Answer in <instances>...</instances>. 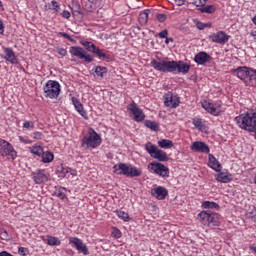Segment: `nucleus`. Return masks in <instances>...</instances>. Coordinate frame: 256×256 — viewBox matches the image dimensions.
I'll return each mask as SVG.
<instances>
[{
    "mask_svg": "<svg viewBox=\"0 0 256 256\" xmlns=\"http://www.w3.org/2000/svg\"><path fill=\"white\" fill-rule=\"evenodd\" d=\"M18 139H19L20 143H23L24 145H31V143H33V141H31L28 138H25L23 136H19Z\"/></svg>",
    "mask_w": 256,
    "mask_h": 256,
    "instance_id": "nucleus-47",
    "label": "nucleus"
},
{
    "mask_svg": "<svg viewBox=\"0 0 256 256\" xmlns=\"http://www.w3.org/2000/svg\"><path fill=\"white\" fill-rule=\"evenodd\" d=\"M194 61L197 65L211 63V55H209L207 52H199L194 56Z\"/></svg>",
    "mask_w": 256,
    "mask_h": 256,
    "instance_id": "nucleus-22",
    "label": "nucleus"
},
{
    "mask_svg": "<svg viewBox=\"0 0 256 256\" xmlns=\"http://www.w3.org/2000/svg\"><path fill=\"white\" fill-rule=\"evenodd\" d=\"M32 179L36 185L47 183L49 181V173L45 169L36 170L32 172Z\"/></svg>",
    "mask_w": 256,
    "mask_h": 256,
    "instance_id": "nucleus-16",
    "label": "nucleus"
},
{
    "mask_svg": "<svg viewBox=\"0 0 256 256\" xmlns=\"http://www.w3.org/2000/svg\"><path fill=\"white\" fill-rule=\"evenodd\" d=\"M158 146L161 147V149H171L173 147V141L169 139H162L158 141Z\"/></svg>",
    "mask_w": 256,
    "mask_h": 256,
    "instance_id": "nucleus-31",
    "label": "nucleus"
},
{
    "mask_svg": "<svg viewBox=\"0 0 256 256\" xmlns=\"http://www.w3.org/2000/svg\"><path fill=\"white\" fill-rule=\"evenodd\" d=\"M31 137L34 138L35 141H41V139H43V133L35 131L31 134Z\"/></svg>",
    "mask_w": 256,
    "mask_h": 256,
    "instance_id": "nucleus-44",
    "label": "nucleus"
},
{
    "mask_svg": "<svg viewBox=\"0 0 256 256\" xmlns=\"http://www.w3.org/2000/svg\"><path fill=\"white\" fill-rule=\"evenodd\" d=\"M230 73L243 81L246 87H256V70L246 66H239L230 70Z\"/></svg>",
    "mask_w": 256,
    "mask_h": 256,
    "instance_id": "nucleus-2",
    "label": "nucleus"
},
{
    "mask_svg": "<svg viewBox=\"0 0 256 256\" xmlns=\"http://www.w3.org/2000/svg\"><path fill=\"white\" fill-rule=\"evenodd\" d=\"M150 193L152 197H155V199H158V201H163V199L169 195V191H167V188L163 186L152 188Z\"/></svg>",
    "mask_w": 256,
    "mask_h": 256,
    "instance_id": "nucleus-18",
    "label": "nucleus"
},
{
    "mask_svg": "<svg viewBox=\"0 0 256 256\" xmlns=\"http://www.w3.org/2000/svg\"><path fill=\"white\" fill-rule=\"evenodd\" d=\"M144 125L148 129H151V131H159V124H157L155 121L146 120Z\"/></svg>",
    "mask_w": 256,
    "mask_h": 256,
    "instance_id": "nucleus-36",
    "label": "nucleus"
},
{
    "mask_svg": "<svg viewBox=\"0 0 256 256\" xmlns=\"http://www.w3.org/2000/svg\"><path fill=\"white\" fill-rule=\"evenodd\" d=\"M169 35V31L167 29L162 30L161 32L158 33V37L160 39H166Z\"/></svg>",
    "mask_w": 256,
    "mask_h": 256,
    "instance_id": "nucleus-48",
    "label": "nucleus"
},
{
    "mask_svg": "<svg viewBox=\"0 0 256 256\" xmlns=\"http://www.w3.org/2000/svg\"><path fill=\"white\" fill-rule=\"evenodd\" d=\"M200 13H207L208 15H211L217 11V6L215 5H204L199 9Z\"/></svg>",
    "mask_w": 256,
    "mask_h": 256,
    "instance_id": "nucleus-28",
    "label": "nucleus"
},
{
    "mask_svg": "<svg viewBox=\"0 0 256 256\" xmlns=\"http://www.w3.org/2000/svg\"><path fill=\"white\" fill-rule=\"evenodd\" d=\"M3 10V2L0 0V11Z\"/></svg>",
    "mask_w": 256,
    "mask_h": 256,
    "instance_id": "nucleus-60",
    "label": "nucleus"
},
{
    "mask_svg": "<svg viewBox=\"0 0 256 256\" xmlns=\"http://www.w3.org/2000/svg\"><path fill=\"white\" fill-rule=\"evenodd\" d=\"M51 5H52V9L55 13H59V11H61V6L59 5V3H57L56 0H52Z\"/></svg>",
    "mask_w": 256,
    "mask_h": 256,
    "instance_id": "nucleus-43",
    "label": "nucleus"
},
{
    "mask_svg": "<svg viewBox=\"0 0 256 256\" xmlns=\"http://www.w3.org/2000/svg\"><path fill=\"white\" fill-rule=\"evenodd\" d=\"M138 21L140 25H147V21H149V13L147 11L140 13Z\"/></svg>",
    "mask_w": 256,
    "mask_h": 256,
    "instance_id": "nucleus-37",
    "label": "nucleus"
},
{
    "mask_svg": "<svg viewBox=\"0 0 256 256\" xmlns=\"http://www.w3.org/2000/svg\"><path fill=\"white\" fill-rule=\"evenodd\" d=\"M94 73L96 74V77H100L103 79L105 75H107V67L105 66H95Z\"/></svg>",
    "mask_w": 256,
    "mask_h": 256,
    "instance_id": "nucleus-29",
    "label": "nucleus"
},
{
    "mask_svg": "<svg viewBox=\"0 0 256 256\" xmlns=\"http://www.w3.org/2000/svg\"><path fill=\"white\" fill-rule=\"evenodd\" d=\"M190 149L191 151H196L197 153H209V151H211L209 146L205 142L201 141L194 142Z\"/></svg>",
    "mask_w": 256,
    "mask_h": 256,
    "instance_id": "nucleus-23",
    "label": "nucleus"
},
{
    "mask_svg": "<svg viewBox=\"0 0 256 256\" xmlns=\"http://www.w3.org/2000/svg\"><path fill=\"white\" fill-rule=\"evenodd\" d=\"M181 103L179 96L174 95L173 92H168L164 95V105L165 107H170V109H177V106Z\"/></svg>",
    "mask_w": 256,
    "mask_h": 256,
    "instance_id": "nucleus-15",
    "label": "nucleus"
},
{
    "mask_svg": "<svg viewBox=\"0 0 256 256\" xmlns=\"http://www.w3.org/2000/svg\"><path fill=\"white\" fill-rule=\"evenodd\" d=\"M77 113L83 117L86 121L89 119V116L87 115V111H85V108L83 107V104H79L75 107Z\"/></svg>",
    "mask_w": 256,
    "mask_h": 256,
    "instance_id": "nucleus-38",
    "label": "nucleus"
},
{
    "mask_svg": "<svg viewBox=\"0 0 256 256\" xmlns=\"http://www.w3.org/2000/svg\"><path fill=\"white\" fill-rule=\"evenodd\" d=\"M81 145L85 149H97L101 145V136L93 128H90L88 134L82 138Z\"/></svg>",
    "mask_w": 256,
    "mask_h": 256,
    "instance_id": "nucleus-5",
    "label": "nucleus"
},
{
    "mask_svg": "<svg viewBox=\"0 0 256 256\" xmlns=\"http://www.w3.org/2000/svg\"><path fill=\"white\" fill-rule=\"evenodd\" d=\"M192 125H194L195 129L198 131H205L207 129V124L203 118L196 116L192 119Z\"/></svg>",
    "mask_w": 256,
    "mask_h": 256,
    "instance_id": "nucleus-25",
    "label": "nucleus"
},
{
    "mask_svg": "<svg viewBox=\"0 0 256 256\" xmlns=\"http://www.w3.org/2000/svg\"><path fill=\"white\" fill-rule=\"evenodd\" d=\"M151 67L155 69V71H160V73H182V75H187L191 66L183 61H167V60H160L157 61L156 59L151 60L150 62Z\"/></svg>",
    "mask_w": 256,
    "mask_h": 256,
    "instance_id": "nucleus-1",
    "label": "nucleus"
},
{
    "mask_svg": "<svg viewBox=\"0 0 256 256\" xmlns=\"http://www.w3.org/2000/svg\"><path fill=\"white\" fill-rule=\"evenodd\" d=\"M173 41H174L173 38H169L167 36L165 37V44L166 45H169V43H173Z\"/></svg>",
    "mask_w": 256,
    "mask_h": 256,
    "instance_id": "nucleus-57",
    "label": "nucleus"
},
{
    "mask_svg": "<svg viewBox=\"0 0 256 256\" xmlns=\"http://www.w3.org/2000/svg\"><path fill=\"white\" fill-rule=\"evenodd\" d=\"M58 172H59V177H61L62 179H71V177L77 176V171L67 166H61Z\"/></svg>",
    "mask_w": 256,
    "mask_h": 256,
    "instance_id": "nucleus-20",
    "label": "nucleus"
},
{
    "mask_svg": "<svg viewBox=\"0 0 256 256\" xmlns=\"http://www.w3.org/2000/svg\"><path fill=\"white\" fill-rule=\"evenodd\" d=\"M5 33V26L3 25V20L0 19V35H3Z\"/></svg>",
    "mask_w": 256,
    "mask_h": 256,
    "instance_id": "nucleus-55",
    "label": "nucleus"
},
{
    "mask_svg": "<svg viewBox=\"0 0 256 256\" xmlns=\"http://www.w3.org/2000/svg\"><path fill=\"white\" fill-rule=\"evenodd\" d=\"M236 124L240 129L248 131V133H255L256 131V111L253 113H243L235 117Z\"/></svg>",
    "mask_w": 256,
    "mask_h": 256,
    "instance_id": "nucleus-3",
    "label": "nucleus"
},
{
    "mask_svg": "<svg viewBox=\"0 0 256 256\" xmlns=\"http://www.w3.org/2000/svg\"><path fill=\"white\" fill-rule=\"evenodd\" d=\"M148 169L155 175H159L162 179H167L170 175L169 168L160 162H151L148 165Z\"/></svg>",
    "mask_w": 256,
    "mask_h": 256,
    "instance_id": "nucleus-9",
    "label": "nucleus"
},
{
    "mask_svg": "<svg viewBox=\"0 0 256 256\" xmlns=\"http://www.w3.org/2000/svg\"><path fill=\"white\" fill-rule=\"evenodd\" d=\"M46 237V243L47 245H50V247H59V245H61V241L59 240V238L49 235Z\"/></svg>",
    "mask_w": 256,
    "mask_h": 256,
    "instance_id": "nucleus-27",
    "label": "nucleus"
},
{
    "mask_svg": "<svg viewBox=\"0 0 256 256\" xmlns=\"http://www.w3.org/2000/svg\"><path fill=\"white\" fill-rule=\"evenodd\" d=\"M250 35L254 38V41H256V30L250 32Z\"/></svg>",
    "mask_w": 256,
    "mask_h": 256,
    "instance_id": "nucleus-59",
    "label": "nucleus"
},
{
    "mask_svg": "<svg viewBox=\"0 0 256 256\" xmlns=\"http://www.w3.org/2000/svg\"><path fill=\"white\" fill-rule=\"evenodd\" d=\"M69 53L72 57H77L78 59L85 61V63H93L91 54L87 53L81 46H71Z\"/></svg>",
    "mask_w": 256,
    "mask_h": 256,
    "instance_id": "nucleus-10",
    "label": "nucleus"
},
{
    "mask_svg": "<svg viewBox=\"0 0 256 256\" xmlns=\"http://www.w3.org/2000/svg\"><path fill=\"white\" fill-rule=\"evenodd\" d=\"M58 55H61L62 57H65L67 55V50L64 48H58L57 49Z\"/></svg>",
    "mask_w": 256,
    "mask_h": 256,
    "instance_id": "nucleus-51",
    "label": "nucleus"
},
{
    "mask_svg": "<svg viewBox=\"0 0 256 256\" xmlns=\"http://www.w3.org/2000/svg\"><path fill=\"white\" fill-rule=\"evenodd\" d=\"M18 253H19V255L27 256V255H29V249L25 248V247H19Z\"/></svg>",
    "mask_w": 256,
    "mask_h": 256,
    "instance_id": "nucleus-46",
    "label": "nucleus"
},
{
    "mask_svg": "<svg viewBox=\"0 0 256 256\" xmlns=\"http://www.w3.org/2000/svg\"><path fill=\"white\" fill-rule=\"evenodd\" d=\"M202 107L207 111V113H210V115H214V117H219L221 115V101L213 102L211 100H204L202 102Z\"/></svg>",
    "mask_w": 256,
    "mask_h": 256,
    "instance_id": "nucleus-11",
    "label": "nucleus"
},
{
    "mask_svg": "<svg viewBox=\"0 0 256 256\" xmlns=\"http://www.w3.org/2000/svg\"><path fill=\"white\" fill-rule=\"evenodd\" d=\"M156 19L159 23H165L167 21V14H157Z\"/></svg>",
    "mask_w": 256,
    "mask_h": 256,
    "instance_id": "nucleus-45",
    "label": "nucleus"
},
{
    "mask_svg": "<svg viewBox=\"0 0 256 256\" xmlns=\"http://www.w3.org/2000/svg\"><path fill=\"white\" fill-rule=\"evenodd\" d=\"M0 156L10 157L12 161L17 159V151L13 147V144L9 143L7 140L0 139Z\"/></svg>",
    "mask_w": 256,
    "mask_h": 256,
    "instance_id": "nucleus-8",
    "label": "nucleus"
},
{
    "mask_svg": "<svg viewBox=\"0 0 256 256\" xmlns=\"http://www.w3.org/2000/svg\"><path fill=\"white\" fill-rule=\"evenodd\" d=\"M69 245H71L73 249H76L78 253H82V255H89V248H87V245L83 243L81 238L71 237L69 239Z\"/></svg>",
    "mask_w": 256,
    "mask_h": 256,
    "instance_id": "nucleus-13",
    "label": "nucleus"
},
{
    "mask_svg": "<svg viewBox=\"0 0 256 256\" xmlns=\"http://www.w3.org/2000/svg\"><path fill=\"white\" fill-rule=\"evenodd\" d=\"M114 213L117 215L118 219H121V221H124V223H129V221H131V216H129V213L121 209L115 210Z\"/></svg>",
    "mask_w": 256,
    "mask_h": 256,
    "instance_id": "nucleus-26",
    "label": "nucleus"
},
{
    "mask_svg": "<svg viewBox=\"0 0 256 256\" xmlns=\"http://www.w3.org/2000/svg\"><path fill=\"white\" fill-rule=\"evenodd\" d=\"M2 239H4L5 241H7V239H9V233H7V230H1L0 233Z\"/></svg>",
    "mask_w": 256,
    "mask_h": 256,
    "instance_id": "nucleus-53",
    "label": "nucleus"
},
{
    "mask_svg": "<svg viewBox=\"0 0 256 256\" xmlns=\"http://www.w3.org/2000/svg\"><path fill=\"white\" fill-rule=\"evenodd\" d=\"M145 150L147 151V153L150 154V157L156 159L157 161H169V156L167 155V152L157 148V146H155V144L151 142H147L145 144Z\"/></svg>",
    "mask_w": 256,
    "mask_h": 256,
    "instance_id": "nucleus-7",
    "label": "nucleus"
},
{
    "mask_svg": "<svg viewBox=\"0 0 256 256\" xmlns=\"http://www.w3.org/2000/svg\"><path fill=\"white\" fill-rule=\"evenodd\" d=\"M198 219L202 225H217V213L211 210L201 211L198 214Z\"/></svg>",
    "mask_w": 256,
    "mask_h": 256,
    "instance_id": "nucleus-12",
    "label": "nucleus"
},
{
    "mask_svg": "<svg viewBox=\"0 0 256 256\" xmlns=\"http://www.w3.org/2000/svg\"><path fill=\"white\" fill-rule=\"evenodd\" d=\"M61 16H62L64 19H71V12H69V10H64V11L61 13Z\"/></svg>",
    "mask_w": 256,
    "mask_h": 256,
    "instance_id": "nucleus-50",
    "label": "nucleus"
},
{
    "mask_svg": "<svg viewBox=\"0 0 256 256\" xmlns=\"http://www.w3.org/2000/svg\"><path fill=\"white\" fill-rule=\"evenodd\" d=\"M208 165L210 169H213V171H216V173H221V171H223L221 162H219V160H217L213 154H209L208 156Z\"/></svg>",
    "mask_w": 256,
    "mask_h": 256,
    "instance_id": "nucleus-21",
    "label": "nucleus"
},
{
    "mask_svg": "<svg viewBox=\"0 0 256 256\" xmlns=\"http://www.w3.org/2000/svg\"><path fill=\"white\" fill-rule=\"evenodd\" d=\"M176 5H178V7H181L182 5H185V0H174Z\"/></svg>",
    "mask_w": 256,
    "mask_h": 256,
    "instance_id": "nucleus-56",
    "label": "nucleus"
},
{
    "mask_svg": "<svg viewBox=\"0 0 256 256\" xmlns=\"http://www.w3.org/2000/svg\"><path fill=\"white\" fill-rule=\"evenodd\" d=\"M195 25L197 27V29H199V31H203V29H207V27L211 28L213 27V24L211 23H203L199 20H196L195 21Z\"/></svg>",
    "mask_w": 256,
    "mask_h": 256,
    "instance_id": "nucleus-40",
    "label": "nucleus"
},
{
    "mask_svg": "<svg viewBox=\"0 0 256 256\" xmlns=\"http://www.w3.org/2000/svg\"><path fill=\"white\" fill-rule=\"evenodd\" d=\"M250 251H252V253H254V255H256V247L255 246H249Z\"/></svg>",
    "mask_w": 256,
    "mask_h": 256,
    "instance_id": "nucleus-58",
    "label": "nucleus"
},
{
    "mask_svg": "<svg viewBox=\"0 0 256 256\" xmlns=\"http://www.w3.org/2000/svg\"><path fill=\"white\" fill-rule=\"evenodd\" d=\"M71 101H72V104L74 105L75 108L78 107L79 105H81V101H79L77 99V97H72Z\"/></svg>",
    "mask_w": 256,
    "mask_h": 256,
    "instance_id": "nucleus-52",
    "label": "nucleus"
},
{
    "mask_svg": "<svg viewBox=\"0 0 256 256\" xmlns=\"http://www.w3.org/2000/svg\"><path fill=\"white\" fill-rule=\"evenodd\" d=\"M112 235L116 239H120V237H121V230H119L118 228H114V230L112 232Z\"/></svg>",
    "mask_w": 256,
    "mask_h": 256,
    "instance_id": "nucleus-49",
    "label": "nucleus"
},
{
    "mask_svg": "<svg viewBox=\"0 0 256 256\" xmlns=\"http://www.w3.org/2000/svg\"><path fill=\"white\" fill-rule=\"evenodd\" d=\"M2 49L4 51V54H1L2 59H5V61H8L11 65H17V63H19V59L15 51H13V48L3 46Z\"/></svg>",
    "mask_w": 256,
    "mask_h": 256,
    "instance_id": "nucleus-17",
    "label": "nucleus"
},
{
    "mask_svg": "<svg viewBox=\"0 0 256 256\" xmlns=\"http://www.w3.org/2000/svg\"><path fill=\"white\" fill-rule=\"evenodd\" d=\"M209 39L213 43L224 44V43H227V41H229V35H227V33H225V31H219L217 33L211 34L209 36Z\"/></svg>",
    "mask_w": 256,
    "mask_h": 256,
    "instance_id": "nucleus-19",
    "label": "nucleus"
},
{
    "mask_svg": "<svg viewBox=\"0 0 256 256\" xmlns=\"http://www.w3.org/2000/svg\"><path fill=\"white\" fill-rule=\"evenodd\" d=\"M22 127L26 131H33V129H35V122L29 121V120H25Z\"/></svg>",
    "mask_w": 256,
    "mask_h": 256,
    "instance_id": "nucleus-41",
    "label": "nucleus"
},
{
    "mask_svg": "<svg viewBox=\"0 0 256 256\" xmlns=\"http://www.w3.org/2000/svg\"><path fill=\"white\" fill-rule=\"evenodd\" d=\"M93 53L98 57V59H111V56L105 53V50L99 49V47H96Z\"/></svg>",
    "mask_w": 256,
    "mask_h": 256,
    "instance_id": "nucleus-35",
    "label": "nucleus"
},
{
    "mask_svg": "<svg viewBox=\"0 0 256 256\" xmlns=\"http://www.w3.org/2000/svg\"><path fill=\"white\" fill-rule=\"evenodd\" d=\"M113 173L115 175H124L125 177H141L143 175V170L141 168H137L131 164L127 163H118L113 166Z\"/></svg>",
    "mask_w": 256,
    "mask_h": 256,
    "instance_id": "nucleus-4",
    "label": "nucleus"
},
{
    "mask_svg": "<svg viewBox=\"0 0 256 256\" xmlns=\"http://www.w3.org/2000/svg\"><path fill=\"white\" fill-rule=\"evenodd\" d=\"M43 148L39 145H33L32 147H30V153H32V155H35L36 157H41L43 155Z\"/></svg>",
    "mask_w": 256,
    "mask_h": 256,
    "instance_id": "nucleus-32",
    "label": "nucleus"
},
{
    "mask_svg": "<svg viewBox=\"0 0 256 256\" xmlns=\"http://www.w3.org/2000/svg\"><path fill=\"white\" fill-rule=\"evenodd\" d=\"M80 43L83 47H85L86 51H89L90 53H94V51L97 49V46L93 44V42L81 41Z\"/></svg>",
    "mask_w": 256,
    "mask_h": 256,
    "instance_id": "nucleus-34",
    "label": "nucleus"
},
{
    "mask_svg": "<svg viewBox=\"0 0 256 256\" xmlns=\"http://www.w3.org/2000/svg\"><path fill=\"white\" fill-rule=\"evenodd\" d=\"M209 0H191V4L195 5V7H205Z\"/></svg>",
    "mask_w": 256,
    "mask_h": 256,
    "instance_id": "nucleus-42",
    "label": "nucleus"
},
{
    "mask_svg": "<svg viewBox=\"0 0 256 256\" xmlns=\"http://www.w3.org/2000/svg\"><path fill=\"white\" fill-rule=\"evenodd\" d=\"M202 208L203 209H219V204L216 202H211V201H204L202 203Z\"/></svg>",
    "mask_w": 256,
    "mask_h": 256,
    "instance_id": "nucleus-39",
    "label": "nucleus"
},
{
    "mask_svg": "<svg viewBox=\"0 0 256 256\" xmlns=\"http://www.w3.org/2000/svg\"><path fill=\"white\" fill-rule=\"evenodd\" d=\"M54 195H56L58 199H61L63 201L64 199H67V189H65L64 187H58L54 191Z\"/></svg>",
    "mask_w": 256,
    "mask_h": 256,
    "instance_id": "nucleus-30",
    "label": "nucleus"
},
{
    "mask_svg": "<svg viewBox=\"0 0 256 256\" xmlns=\"http://www.w3.org/2000/svg\"><path fill=\"white\" fill-rule=\"evenodd\" d=\"M43 92L46 99H57L61 95V84L55 80H48L43 87Z\"/></svg>",
    "mask_w": 256,
    "mask_h": 256,
    "instance_id": "nucleus-6",
    "label": "nucleus"
},
{
    "mask_svg": "<svg viewBox=\"0 0 256 256\" xmlns=\"http://www.w3.org/2000/svg\"><path fill=\"white\" fill-rule=\"evenodd\" d=\"M41 157H42L43 163H51L53 159H55V155H53V153L50 151H47V152L44 151Z\"/></svg>",
    "mask_w": 256,
    "mask_h": 256,
    "instance_id": "nucleus-33",
    "label": "nucleus"
},
{
    "mask_svg": "<svg viewBox=\"0 0 256 256\" xmlns=\"http://www.w3.org/2000/svg\"><path fill=\"white\" fill-rule=\"evenodd\" d=\"M59 35H60V37H64V39H67L68 41H73L71 36L65 32H60Z\"/></svg>",
    "mask_w": 256,
    "mask_h": 256,
    "instance_id": "nucleus-54",
    "label": "nucleus"
},
{
    "mask_svg": "<svg viewBox=\"0 0 256 256\" xmlns=\"http://www.w3.org/2000/svg\"><path fill=\"white\" fill-rule=\"evenodd\" d=\"M215 180L218 183H231L233 181V174L220 171L215 175Z\"/></svg>",
    "mask_w": 256,
    "mask_h": 256,
    "instance_id": "nucleus-24",
    "label": "nucleus"
},
{
    "mask_svg": "<svg viewBox=\"0 0 256 256\" xmlns=\"http://www.w3.org/2000/svg\"><path fill=\"white\" fill-rule=\"evenodd\" d=\"M128 109L131 112L132 119H134L136 123H141V121H145V113L143 112V110H141V108H139V106H137V103H135V101L130 103Z\"/></svg>",
    "mask_w": 256,
    "mask_h": 256,
    "instance_id": "nucleus-14",
    "label": "nucleus"
}]
</instances>
